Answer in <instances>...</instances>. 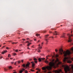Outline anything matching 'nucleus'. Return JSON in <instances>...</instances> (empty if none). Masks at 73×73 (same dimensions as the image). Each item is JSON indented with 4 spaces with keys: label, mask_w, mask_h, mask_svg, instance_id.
I'll use <instances>...</instances> for the list:
<instances>
[{
    "label": "nucleus",
    "mask_w": 73,
    "mask_h": 73,
    "mask_svg": "<svg viewBox=\"0 0 73 73\" xmlns=\"http://www.w3.org/2000/svg\"><path fill=\"white\" fill-rule=\"evenodd\" d=\"M11 57V55L10 54H9L8 55V57Z\"/></svg>",
    "instance_id": "nucleus-17"
},
{
    "label": "nucleus",
    "mask_w": 73,
    "mask_h": 73,
    "mask_svg": "<svg viewBox=\"0 0 73 73\" xmlns=\"http://www.w3.org/2000/svg\"><path fill=\"white\" fill-rule=\"evenodd\" d=\"M38 46H39V49H41V48H42V47H41V46H40V44H39L38 45Z\"/></svg>",
    "instance_id": "nucleus-13"
},
{
    "label": "nucleus",
    "mask_w": 73,
    "mask_h": 73,
    "mask_svg": "<svg viewBox=\"0 0 73 73\" xmlns=\"http://www.w3.org/2000/svg\"><path fill=\"white\" fill-rule=\"evenodd\" d=\"M27 49H30V48H27Z\"/></svg>",
    "instance_id": "nucleus-56"
},
{
    "label": "nucleus",
    "mask_w": 73,
    "mask_h": 73,
    "mask_svg": "<svg viewBox=\"0 0 73 73\" xmlns=\"http://www.w3.org/2000/svg\"><path fill=\"white\" fill-rule=\"evenodd\" d=\"M31 60H32L31 59L29 60V61H31Z\"/></svg>",
    "instance_id": "nucleus-44"
},
{
    "label": "nucleus",
    "mask_w": 73,
    "mask_h": 73,
    "mask_svg": "<svg viewBox=\"0 0 73 73\" xmlns=\"http://www.w3.org/2000/svg\"><path fill=\"white\" fill-rule=\"evenodd\" d=\"M10 58L11 59H12V58Z\"/></svg>",
    "instance_id": "nucleus-64"
},
{
    "label": "nucleus",
    "mask_w": 73,
    "mask_h": 73,
    "mask_svg": "<svg viewBox=\"0 0 73 73\" xmlns=\"http://www.w3.org/2000/svg\"><path fill=\"white\" fill-rule=\"evenodd\" d=\"M3 45H4V44H5V43H4L3 44Z\"/></svg>",
    "instance_id": "nucleus-59"
},
{
    "label": "nucleus",
    "mask_w": 73,
    "mask_h": 73,
    "mask_svg": "<svg viewBox=\"0 0 73 73\" xmlns=\"http://www.w3.org/2000/svg\"><path fill=\"white\" fill-rule=\"evenodd\" d=\"M13 73H17V72H13Z\"/></svg>",
    "instance_id": "nucleus-40"
},
{
    "label": "nucleus",
    "mask_w": 73,
    "mask_h": 73,
    "mask_svg": "<svg viewBox=\"0 0 73 73\" xmlns=\"http://www.w3.org/2000/svg\"><path fill=\"white\" fill-rule=\"evenodd\" d=\"M3 56H1V57L0 58H3Z\"/></svg>",
    "instance_id": "nucleus-41"
},
{
    "label": "nucleus",
    "mask_w": 73,
    "mask_h": 73,
    "mask_svg": "<svg viewBox=\"0 0 73 73\" xmlns=\"http://www.w3.org/2000/svg\"><path fill=\"white\" fill-rule=\"evenodd\" d=\"M72 32H73V31H71V33H72Z\"/></svg>",
    "instance_id": "nucleus-50"
},
{
    "label": "nucleus",
    "mask_w": 73,
    "mask_h": 73,
    "mask_svg": "<svg viewBox=\"0 0 73 73\" xmlns=\"http://www.w3.org/2000/svg\"><path fill=\"white\" fill-rule=\"evenodd\" d=\"M18 64H19V63H20V61H18Z\"/></svg>",
    "instance_id": "nucleus-33"
},
{
    "label": "nucleus",
    "mask_w": 73,
    "mask_h": 73,
    "mask_svg": "<svg viewBox=\"0 0 73 73\" xmlns=\"http://www.w3.org/2000/svg\"><path fill=\"white\" fill-rule=\"evenodd\" d=\"M29 65H30V63L28 62V63L26 64V67H29Z\"/></svg>",
    "instance_id": "nucleus-9"
},
{
    "label": "nucleus",
    "mask_w": 73,
    "mask_h": 73,
    "mask_svg": "<svg viewBox=\"0 0 73 73\" xmlns=\"http://www.w3.org/2000/svg\"><path fill=\"white\" fill-rule=\"evenodd\" d=\"M23 67H24V68H25V64H23Z\"/></svg>",
    "instance_id": "nucleus-20"
},
{
    "label": "nucleus",
    "mask_w": 73,
    "mask_h": 73,
    "mask_svg": "<svg viewBox=\"0 0 73 73\" xmlns=\"http://www.w3.org/2000/svg\"><path fill=\"white\" fill-rule=\"evenodd\" d=\"M29 45H30V44H27V46H29Z\"/></svg>",
    "instance_id": "nucleus-34"
},
{
    "label": "nucleus",
    "mask_w": 73,
    "mask_h": 73,
    "mask_svg": "<svg viewBox=\"0 0 73 73\" xmlns=\"http://www.w3.org/2000/svg\"><path fill=\"white\" fill-rule=\"evenodd\" d=\"M4 70H5V71H7V70H8V69L5 68H4Z\"/></svg>",
    "instance_id": "nucleus-22"
},
{
    "label": "nucleus",
    "mask_w": 73,
    "mask_h": 73,
    "mask_svg": "<svg viewBox=\"0 0 73 73\" xmlns=\"http://www.w3.org/2000/svg\"><path fill=\"white\" fill-rule=\"evenodd\" d=\"M6 59H8V60H9V58H7Z\"/></svg>",
    "instance_id": "nucleus-57"
},
{
    "label": "nucleus",
    "mask_w": 73,
    "mask_h": 73,
    "mask_svg": "<svg viewBox=\"0 0 73 73\" xmlns=\"http://www.w3.org/2000/svg\"><path fill=\"white\" fill-rule=\"evenodd\" d=\"M45 62H46V63H47V64H48V63H49V62H48V61L46 60L45 61Z\"/></svg>",
    "instance_id": "nucleus-15"
},
{
    "label": "nucleus",
    "mask_w": 73,
    "mask_h": 73,
    "mask_svg": "<svg viewBox=\"0 0 73 73\" xmlns=\"http://www.w3.org/2000/svg\"><path fill=\"white\" fill-rule=\"evenodd\" d=\"M29 44L30 45V44H32V43H29Z\"/></svg>",
    "instance_id": "nucleus-49"
},
{
    "label": "nucleus",
    "mask_w": 73,
    "mask_h": 73,
    "mask_svg": "<svg viewBox=\"0 0 73 73\" xmlns=\"http://www.w3.org/2000/svg\"><path fill=\"white\" fill-rule=\"evenodd\" d=\"M7 52V50L6 51H3V52L2 53V54H4V53H6V52Z\"/></svg>",
    "instance_id": "nucleus-11"
},
{
    "label": "nucleus",
    "mask_w": 73,
    "mask_h": 73,
    "mask_svg": "<svg viewBox=\"0 0 73 73\" xmlns=\"http://www.w3.org/2000/svg\"><path fill=\"white\" fill-rule=\"evenodd\" d=\"M48 36H49V35H46L44 36V37L45 38H47Z\"/></svg>",
    "instance_id": "nucleus-12"
},
{
    "label": "nucleus",
    "mask_w": 73,
    "mask_h": 73,
    "mask_svg": "<svg viewBox=\"0 0 73 73\" xmlns=\"http://www.w3.org/2000/svg\"><path fill=\"white\" fill-rule=\"evenodd\" d=\"M29 38H27V40H29Z\"/></svg>",
    "instance_id": "nucleus-51"
},
{
    "label": "nucleus",
    "mask_w": 73,
    "mask_h": 73,
    "mask_svg": "<svg viewBox=\"0 0 73 73\" xmlns=\"http://www.w3.org/2000/svg\"><path fill=\"white\" fill-rule=\"evenodd\" d=\"M72 52H71L70 51L68 50L67 51H64L63 52V54H64V56L65 57H66L67 56H70L71 54H72L73 52V47H72L71 49Z\"/></svg>",
    "instance_id": "nucleus-2"
},
{
    "label": "nucleus",
    "mask_w": 73,
    "mask_h": 73,
    "mask_svg": "<svg viewBox=\"0 0 73 73\" xmlns=\"http://www.w3.org/2000/svg\"><path fill=\"white\" fill-rule=\"evenodd\" d=\"M58 35V33L56 31H55L53 34L54 36H57V35Z\"/></svg>",
    "instance_id": "nucleus-8"
},
{
    "label": "nucleus",
    "mask_w": 73,
    "mask_h": 73,
    "mask_svg": "<svg viewBox=\"0 0 73 73\" xmlns=\"http://www.w3.org/2000/svg\"><path fill=\"white\" fill-rule=\"evenodd\" d=\"M36 73H38V72H36Z\"/></svg>",
    "instance_id": "nucleus-58"
},
{
    "label": "nucleus",
    "mask_w": 73,
    "mask_h": 73,
    "mask_svg": "<svg viewBox=\"0 0 73 73\" xmlns=\"http://www.w3.org/2000/svg\"><path fill=\"white\" fill-rule=\"evenodd\" d=\"M72 60L73 61V58H72Z\"/></svg>",
    "instance_id": "nucleus-48"
},
{
    "label": "nucleus",
    "mask_w": 73,
    "mask_h": 73,
    "mask_svg": "<svg viewBox=\"0 0 73 73\" xmlns=\"http://www.w3.org/2000/svg\"><path fill=\"white\" fill-rule=\"evenodd\" d=\"M38 50H39L38 51V52H40V49L38 48Z\"/></svg>",
    "instance_id": "nucleus-30"
},
{
    "label": "nucleus",
    "mask_w": 73,
    "mask_h": 73,
    "mask_svg": "<svg viewBox=\"0 0 73 73\" xmlns=\"http://www.w3.org/2000/svg\"><path fill=\"white\" fill-rule=\"evenodd\" d=\"M22 70H23V71H24V70H25V69L23 68L22 69Z\"/></svg>",
    "instance_id": "nucleus-32"
},
{
    "label": "nucleus",
    "mask_w": 73,
    "mask_h": 73,
    "mask_svg": "<svg viewBox=\"0 0 73 73\" xmlns=\"http://www.w3.org/2000/svg\"><path fill=\"white\" fill-rule=\"evenodd\" d=\"M34 40V41H36V39H35Z\"/></svg>",
    "instance_id": "nucleus-45"
},
{
    "label": "nucleus",
    "mask_w": 73,
    "mask_h": 73,
    "mask_svg": "<svg viewBox=\"0 0 73 73\" xmlns=\"http://www.w3.org/2000/svg\"><path fill=\"white\" fill-rule=\"evenodd\" d=\"M31 72H35V70L32 69H31Z\"/></svg>",
    "instance_id": "nucleus-27"
},
{
    "label": "nucleus",
    "mask_w": 73,
    "mask_h": 73,
    "mask_svg": "<svg viewBox=\"0 0 73 73\" xmlns=\"http://www.w3.org/2000/svg\"><path fill=\"white\" fill-rule=\"evenodd\" d=\"M55 51L56 52H58V50L56 49L55 50Z\"/></svg>",
    "instance_id": "nucleus-25"
},
{
    "label": "nucleus",
    "mask_w": 73,
    "mask_h": 73,
    "mask_svg": "<svg viewBox=\"0 0 73 73\" xmlns=\"http://www.w3.org/2000/svg\"><path fill=\"white\" fill-rule=\"evenodd\" d=\"M50 61H51L49 63V65L50 66H47L46 67H43L42 68V70H44V73L46 72V69H47L48 70H50L52 69V67H55V64H57V62H58V65H60L62 68H64V71L66 73H67L70 70V69L69 68V66H67L66 64H63V63L62 62L59 61V60H58V58H56V60L55 61L54 59H52V60L50 59Z\"/></svg>",
    "instance_id": "nucleus-1"
},
{
    "label": "nucleus",
    "mask_w": 73,
    "mask_h": 73,
    "mask_svg": "<svg viewBox=\"0 0 73 73\" xmlns=\"http://www.w3.org/2000/svg\"><path fill=\"white\" fill-rule=\"evenodd\" d=\"M45 40H46V41L47 42H48V39H45Z\"/></svg>",
    "instance_id": "nucleus-18"
},
{
    "label": "nucleus",
    "mask_w": 73,
    "mask_h": 73,
    "mask_svg": "<svg viewBox=\"0 0 73 73\" xmlns=\"http://www.w3.org/2000/svg\"><path fill=\"white\" fill-rule=\"evenodd\" d=\"M70 59V57H65L64 58V59L63 60L64 63L65 64V62H66V61H67L68 63H72V61L69 60Z\"/></svg>",
    "instance_id": "nucleus-3"
},
{
    "label": "nucleus",
    "mask_w": 73,
    "mask_h": 73,
    "mask_svg": "<svg viewBox=\"0 0 73 73\" xmlns=\"http://www.w3.org/2000/svg\"><path fill=\"white\" fill-rule=\"evenodd\" d=\"M51 38H53V37H51Z\"/></svg>",
    "instance_id": "nucleus-62"
},
{
    "label": "nucleus",
    "mask_w": 73,
    "mask_h": 73,
    "mask_svg": "<svg viewBox=\"0 0 73 73\" xmlns=\"http://www.w3.org/2000/svg\"><path fill=\"white\" fill-rule=\"evenodd\" d=\"M6 49H9V48H8V47H7V48H6Z\"/></svg>",
    "instance_id": "nucleus-38"
},
{
    "label": "nucleus",
    "mask_w": 73,
    "mask_h": 73,
    "mask_svg": "<svg viewBox=\"0 0 73 73\" xmlns=\"http://www.w3.org/2000/svg\"><path fill=\"white\" fill-rule=\"evenodd\" d=\"M36 36H40V35L37 34L36 35Z\"/></svg>",
    "instance_id": "nucleus-19"
},
{
    "label": "nucleus",
    "mask_w": 73,
    "mask_h": 73,
    "mask_svg": "<svg viewBox=\"0 0 73 73\" xmlns=\"http://www.w3.org/2000/svg\"><path fill=\"white\" fill-rule=\"evenodd\" d=\"M23 70H20L19 71V73H23Z\"/></svg>",
    "instance_id": "nucleus-16"
},
{
    "label": "nucleus",
    "mask_w": 73,
    "mask_h": 73,
    "mask_svg": "<svg viewBox=\"0 0 73 73\" xmlns=\"http://www.w3.org/2000/svg\"><path fill=\"white\" fill-rule=\"evenodd\" d=\"M68 36H69V38L68 39L69 40H68V42H71L72 41V40H71V39H70V36H73V35H70V34H68Z\"/></svg>",
    "instance_id": "nucleus-5"
},
{
    "label": "nucleus",
    "mask_w": 73,
    "mask_h": 73,
    "mask_svg": "<svg viewBox=\"0 0 73 73\" xmlns=\"http://www.w3.org/2000/svg\"><path fill=\"white\" fill-rule=\"evenodd\" d=\"M72 68L73 70V65L72 66Z\"/></svg>",
    "instance_id": "nucleus-36"
},
{
    "label": "nucleus",
    "mask_w": 73,
    "mask_h": 73,
    "mask_svg": "<svg viewBox=\"0 0 73 73\" xmlns=\"http://www.w3.org/2000/svg\"><path fill=\"white\" fill-rule=\"evenodd\" d=\"M38 42H40V40H39L38 41Z\"/></svg>",
    "instance_id": "nucleus-46"
},
{
    "label": "nucleus",
    "mask_w": 73,
    "mask_h": 73,
    "mask_svg": "<svg viewBox=\"0 0 73 73\" xmlns=\"http://www.w3.org/2000/svg\"><path fill=\"white\" fill-rule=\"evenodd\" d=\"M34 46H32V48H34Z\"/></svg>",
    "instance_id": "nucleus-43"
},
{
    "label": "nucleus",
    "mask_w": 73,
    "mask_h": 73,
    "mask_svg": "<svg viewBox=\"0 0 73 73\" xmlns=\"http://www.w3.org/2000/svg\"><path fill=\"white\" fill-rule=\"evenodd\" d=\"M49 33H52V32H51V31H50V32H49Z\"/></svg>",
    "instance_id": "nucleus-53"
},
{
    "label": "nucleus",
    "mask_w": 73,
    "mask_h": 73,
    "mask_svg": "<svg viewBox=\"0 0 73 73\" xmlns=\"http://www.w3.org/2000/svg\"><path fill=\"white\" fill-rule=\"evenodd\" d=\"M13 55H16V53H13Z\"/></svg>",
    "instance_id": "nucleus-24"
},
{
    "label": "nucleus",
    "mask_w": 73,
    "mask_h": 73,
    "mask_svg": "<svg viewBox=\"0 0 73 73\" xmlns=\"http://www.w3.org/2000/svg\"><path fill=\"white\" fill-rule=\"evenodd\" d=\"M21 61L22 62H23V61H24V60H21Z\"/></svg>",
    "instance_id": "nucleus-35"
},
{
    "label": "nucleus",
    "mask_w": 73,
    "mask_h": 73,
    "mask_svg": "<svg viewBox=\"0 0 73 73\" xmlns=\"http://www.w3.org/2000/svg\"><path fill=\"white\" fill-rule=\"evenodd\" d=\"M44 44V43L42 42L41 44L42 45V44Z\"/></svg>",
    "instance_id": "nucleus-52"
},
{
    "label": "nucleus",
    "mask_w": 73,
    "mask_h": 73,
    "mask_svg": "<svg viewBox=\"0 0 73 73\" xmlns=\"http://www.w3.org/2000/svg\"><path fill=\"white\" fill-rule=\"evenodd\" d=\"M34 60L35 61V62H31V63L32 65V69H34V68H35V63H37V59L36 58H34Z\"/></svg>",
    "instance_id": "nucleus-4"
},
{
    "label": "nucleus",
    "mask_w": 73,
    "mask_h": 73,
    "mask_svg": "<svg viewBox=\"0 0 73 73\" xmlns=\"http://www.w3.org/2000/svg\"><path fill=\"white\" fill-rule=\"evenodd\" d=\"M59 52L61 54H62L63 53L62 52H63V50L62 49H60L59 50Z\"/></svg>",
    "instance_id": "nucleus-7"
},
{
    "label": "nucleus",
    "mask_w": 73,
    "mask_h": 73,
    "mask_svg": "<svg viewBox=\"0 0 73 73\" xmlns=\"http://www.w3.org/2000/svg\"><path fill=\"white\" fill-rule=\"evenodd\" d=\"M16 62H15L14 63V65H16Z\"/></svg>",
    "instance_id": "nucleus-37"
},
{
    "label": "nucleus",
    "mask_w": 73,
    "mask_h": 73,
    "mask_svg": "<svg viewBox=\"0 0 73 73\" xmlns=\"http://www.w3.org/2000/svg\"><path fill=\"white\" fill-rule=\"evenodd\" d=\"M5 47V46H3V47L2 48H4Z\"/></svg>",
    "instance_id": "nucleus-54"
},
{
    "label": "nucleus",
    "mask_w": 73,
    "mask_h": 73,
    "mask_svg": "<svg viewBox=\"0 0 73 73\" xmlns=\"http://www.w3.org/2000/svg\"><path fill=\"white\" fill-rule=\"evenodd\" d=\"M28 41H27L26 42H26V43H28Z\"/></svg>",
    "instance_id": "nucleus-47"
},
{
    "label": "nucleus",
    "mask_w": 73,
    "mask_h": 73,
    "mask_svg": "<svg viewBox=\"0 0 73 73\" xmlns=\"http://www.w3.org/2000/svg\"><path fill=\"white\" fill-rule=\"evenodd\" d=\"M15 51L16 52H19V51H18V50H15Z\"/></svg>",
    "instance_id": "nucleus-26"
},
{
    "label": "nucleus",
    "mask_w": 73,
    "mask_h": 73,
    "mask_svg": "<svg viewBox=\"0 0 73 73\" xmlns=\"http://www.w3.org/2000/svg\"><path fill=\"white\" fill-rule=\"evenodd\" d=\"M27 43H28V44L29 43V41H27Z\"/></svg>",
    "instance_id": "nucleus-42"
},
{
    "label": "nucleus",
    "mask_w": 73,
    "mask_h": 73,
    "mask_svg": "<svg viewBox=\"0 0 73 73\" xmlns=\"http://www.w3.org/2000/svg\"><path fill=\"white\" fill-rule=\"evenodd\" d=\"M41 59H42V60H45V58H42Z\"/></svg>",
    "instance_id": "nucleus-29"
},
{
    "label": "nucleus",
    "mask_w": 73,
    "mask_h": 73,
    "mask_svg": "<svg viewBox=\"0 0 73 73\" xmlns=\"http://www.w3.org/2000/svg\"><path fill=\"white\" fill-rule=\"evenodd\" d=\"M25 73H28V71H27V70L25 71Z\"/></svg>",
    "instance_id": "nucleus-28"
},
{
    "label": "nucleus",
    "mask_w": 73,
    "mask_h": 73,
    "mask_svg": "<svg viewBox=\"0 0 73 73\" xmlns=\"http://www.w3.org/2000/svg\"><path fill=\"white\" fill-rule=\"evenodd\" d=\"M56 73H61L60 72H62V70L61 69H58V70H56L55 71Z\"/></svg>",
    "instance_id": "nucleus-6"
},
{
    "label": "nucleus",
    "mask_w": 73,
    "mask_h": 73,
    "mask_svg": "<svg viewBox=\"0 0 73 73\" xmlns=\"http://www.w3.org/2000/svg\"><path fill=\"white\" fill-rule=\"evenodd\" d=\"M23 52H21V54H23Z\"/></svg>",
    "instance_id": "nucleus-61"
},
{
    "label": "nucleus",
    "mask_w": 73,
    "mask_h": 73,
    "mask_svg": "<svg viewBox=\"0 0 73 73\" xmlns=\"http://www.w3.org/2000/svg\"><path fill=\"white\" fill-rule=\"evenodd\" d=\"M48 56H47L46 57V58H47V59H48V58H48Z\"/></svg>",
    "instance_id": "nucleus-39"
},
{
    "label": "nucleus",
    "mask_w": 73,
    "mask_h": 73,
    "mask_svg": "<svg viewBox=\"0 0 73 73\" xmlns=\"http://www.w3.org/2000/svg\"><path fill=\"white\" fill-rule=\"evenodd\" d=\"M14 62H12L11 63H12V64H13Z\"/></svg>",
    "instance_id": "nucleus-55"
},
{
    "label": "nucleus",
    "mask_w": 73,
    "mask_h": 73,
    "mask_svg": "<svg viewBox=\"0 0 73 73\" xmlns=\"http://www.w3.org/2000/svg\"><path fill=\"white\" fill-rule=\"evenodd\" d=\"M23 40H25V39H23Z\"/></svg>",
    "instance_id": "nucleus-60"
},
{
    "label": "nucleus",
    "mask_w": 73,
    "mask_h": 73,
    "mask_svg": "<svg viewBox=\"0 0 73 73\" xmlns=\"http://www.w3.org/2000/svg\"><path fill=\"white\" fill-rule=\"evenodd\" d=\"M55 56L56 57H58V55L57 54L56 55H55Z\"/></svg>",
    "instance_id": "nucleus-21"
},
{
    "label": "nucleus",
    "mask_w": 73,
    "mask_h": 73,
    "mask_svg": "<svg viewBox=\"0 0 73 73\" xmlns=\"http://www.w3.org/2000/svg\"><path fill=\"white\" fill-rule=\"evenodd\" d=\"M65 36V35L64 34L63 36H62V37H65V36Z\"/></svg>",
    "instance_id": "nucleus-31"
},
{
    "label": "nucleus",
    "mask_w": 73,
    "mask_h": 73,
    "mask_svg": "<svg viewBox=\"0 0 73 73\" xmlns=\"http://www.w3.org/2000/svg\"><path fill=\"white\" fill-rule=\"evenodd\" d=\"M17 43H16V42L15 43V42H14L13 43H12V44H17Z\"/></svg>",
    "instance_id": "nucleus-23"
},
{
    "label": "nucleus",
    "mask_w": 73,
    "mask_h": 73,
    "mask_svg": "<svg viewBox=\"0 0 73 73\" xmlns=\"http://www.w3.org/2000/svg\"><path fill=\"white\" fill-rule=\"evenodd\" d=\"M41 45L42 46V44H41Z\"/></svg>",
    "instance_id": "nucleus-63"
},
{
    "label": "nucleus",
    "mask_w": 73,
    "mask_h": 73,
    "mask_svg": "<svg viewBox=\"0 0 73 73\" xmlns=\"http://www.w3.org/2000/svg\"><path fill=\"white\" fill-rule=\"evenodd\" d=\"M38 60L39 62H41V58H38Z\"/></svg>",
    "instance_id": "nucleus-10"
},
{
    "label": "nucleus",
    "mask_w": 73,
    "mask_h": 73,
    "mask_svg": "<svg viewBox=\"0 0 73 73\" xmlns=\"http://www.w3.org/2000/svg\"><path fill=\"white\" fill-rule=\"evenodd\" d=\"M9 69H12V67L11 66H10L9 67Z\"/></svg>",
    "instance_id": "nucleus-14"
}]
</instances>
